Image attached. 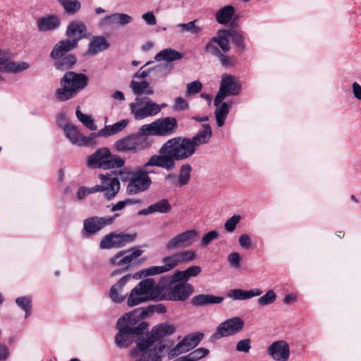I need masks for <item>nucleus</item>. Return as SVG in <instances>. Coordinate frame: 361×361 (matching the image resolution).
Wrapping results in <instances>:
<instances>
[{
	"label": "nucleus",
	"instance_id": "1",
	"mask_svg": "<svg viewBox=\"0 0 361 361\" xmlns=\"http://www.w3.org/2000/svg\"><path fill=\"white\" fill-rule=\"evenodd\" d=\"M176 331V326L170 323H162L154 326L149 334L140 336L136 340V348L130 353L134 361H161L166 348L163 342L157 341Z\"/></svg>",
	"mask_w": 361,
	"mask_h": 361
},
{
	"label": "nucleus",
	"instance_id": "2",
	"mask_svg": "<svg viewBox=\"0 0 361 361\" xmlns=\"http://www.w3.org/2000/svg\"><path fill=\"white\" fill-rule=\"evenodd\" d=\"M195 153L190 138L175 137L165 142L159 150V154L152 156L145 167L158 166L167 171L173 170L176 161L190 158Z\"/></svg>",
	"mask_w": 361,
	"mask_h": 361
},
{
	"label": "nucleus",
	"instance_id": "3",
	"mask_svg": "<svg viewBox=\"0 0 361 361\" xmlns=\"http://www.w3.org/2000/svg\"><path fill=\"white\" fill-rule=\"evenodd\" d=\"M88 82L89 78L85 74L68 71L60 80L61 87L56 90L55 97L60 102L68 101L83 90Z\"/></svg>",
	"mask_w": 361,
	"mask_h": 361
},
{
	"label": "nucleus",
	"instance_id": "4",
	"mask_svg": "<svg viewBox=\"0 0 361 361\" xmlns=\"http://www.w3.org/2000/svg\"><path fill=\"white\" fill-rule=\"evenodd\" d=\"M141 126L137 133L125 136L114 144V149L122 153L137 154L150 146L151 142L146 134L140 133Z\"/></svg>",
	"mask_w": 361,
	"mask_h": 361
},
{
	"label": "nucleus",
	"instance_id": "5",
	"mask_svg": "<svg viewBox=\"0 0 361 361\" xmlns=\"http://www.w3.org/2000/svg\"><path fill=\"white\" fill-rule=\"evenodd\" d=\"M165 106L157 104L147 97H136L129 104V109L133 118L140 121L157 115Z\"/></svg>",
	"mask_w": 361,
	"mask_h": 361
},
{
	"label": "nucleus",
	"instance_id": "6",
	"mask_svg": "<svg viewBox=\"0 0 361 361\" xmlns=\"http://www.w3.org/2000/svg\"><path fill=\"white\" fill-rule=\"evenodd\" d=\"M178 128V122L174 117L168 116L158 118L151 123L141 126L140 133L148 136H169L173 134Z\"/></svg>",
	"mask_w": 361,
	"mask_h": 361
},
{
	"label": "nucleus",
	"instance_id": "7",
	"mask_svg": "<svg viewBox=\"0 0 361 361\" xmlns=\"http://www.w3.org/2000/svg\"><path fill=\"white\" fill-rule=\"evenodd\" d=\"M155 287V281L148 278L142 280L133 288L127 300V304L130 307L138 305L142 302L153 300L152 292Z\"/></svg>",
	"mask_w": 361,
	"mask_h": 361
},
{
	"label": "nucleus",
	"instance_id": "8",
	"mask_svg": "<svg viewBox=\"0 0 361 361\" xmlns=\"http://www.w3.org/2000/svg\"><path fill=\"white\" fill-rule=\"evenodd\" d=\"M145 164L142 168L137 169L132 175L126 186V192L129 195H135L147 190L152 185V179L149 176L153 171L147 170Z\"/></svg>",
	"mask_w": 361,
	"mask_h": 361
},
{
	"label": "nucleus",
	"instance_id": "9",
	"mask_svg": "<svg viewBox=\"0 0 361 361\" xmlns=\"http://www.w3.org/2000/svg\"><path fill=\"white\" fill-rule=\"evenodd\" d=\"M143 250L139 247H134L130 250L120 251L109 260V264L112 267H118L121 269L111 272V276H116L127 271L130 267L131 262L138 258L142 254Z\"/></svg>",
	"mask_w": 361,
	"mask_h": 361
},
{
	"label": "nucleus",
	"instance_id": "10",
	"mask_svg": "<svg viewBox=\"0 0 361 361\" xmlns=\"http://www.w3.org/2000/svg\"><path fill=\"white\" fill-rule=\"evenodd\" d=\"M148 324L146 322H140L136 329H128L126 326H117L118 333L115 338L116 345L121 348L128 347L133 343L135 335H142L147 329Z\"/></svg>",
	"mask_w": 361,
	"mask_h": 361
},
{
	"label": "nucleus",
	"instance_id": "11",
	"mask_svg": "<svg viewBox=\"0 0 361 361\" xmlns=\"http://www.w3.org/2000/svg\"><path fill=\"white\" fill-rule=\"evenodd\" d=\"M193 286L188 283L178 282L171 283L168 291L159 297V300L172 301H185L193 292Z\"/></svg>",
	"mask_w": 361,
	"mask_h": 361
},
{
	"label": "nucleus",
	"instance_id": "12",
	"mask_svg": "<svg viewBox=\"0 0 361 361\" xmlns=\"http://www.w3.org/2000/svg\"><path fill=\"white\" fill-rule=\"evenodd\" d=\"M118 216V214H115L113 216H93L85 219L83 222V236L87 237L97 233L102 228L111 225L115 219Z\"/></svg>",
	"mask_w": 361,
	"mask_h": 361
},
{
	"label": "nucleus",
	"instance_id": "13",
	"mask_svg": "<svg viewBox=\"0 0 361 361\" xmlns=\"http://www.w3.org/2000/svg\"><path fill=\"white\" fill-rule=\"evenodd\" d=\"M162 261L164 262L163 266H154L142 269L140 271L136 273L134 275V278L140 279L142 277L167 272L172 270L179 264L176 253H174L168 257H165Z\"/></svg>",
	"mask_w": 361,
	"mask_h": 361
},
{
	"label": "nucleus",
	"instance_id": "14",
	"mask_svg": "<svg viewBox=\"0 0 361 361\" xmlns=\"http://www.w3.org/2000/svg\"><path fill=\"white\" fill-rule=\"evenodd\" d=\"M244 321L238 317L228 319L221 322L216 329L213 337L216 339L233 336L240 332L244 327Z\"/></svg>",
	"mask_w": 361,
	"mask_h": 361
},
{
	"label": "nucleus",
	"instance_id": "15",
	"mask_svg": "<svg viewBox=\"0 0 361 361\" xmlns=\"http://www.w3.org/2000/svg\"><path fill=\"white\" fill-rule=\"evenodd\" d=\"M229 31L226 30H220L218 31L216 36L212 37L211 40L206 44V51L212 54H220L219 47L226 53L230 49V44L228 41Z\"/></svg>",
	"mask_w": 361,
	"mask_h": 361
},
{
	"label": "nucleus",
	"instance_id": "16",
	"mask_svg": "<svg viewBox=\"0 0 361 361\" xmlns=\"http://www.w3.org/2000/svg\"><path fill=\"white\" fill-rule=\"evenodd\" d=\"M197 235L198 232L196 230H188L170 239L166 244L165 248L168 251H171L178 248L188 247L195 242Z\"/></svg>",
	"mask_w": 361,
	"mask_h": 361
},
{
	"label": "nucleus",
	"instance_id": "17",
	"mask_svg": "<svg viewBox=\"0 0 361 361\" xmlns=\"http://www.w3.org/2000/svg\"><path fill=\"white\" fill-rule=\"evenodd\" d=\"M99 178L101 181L99 185L100 192H104V197L108 200L114 198L120 190L121 184L118 178L110 174H99Z\"/></svg>",
	"mask_w": 361,
	"mask_h": 361
},
{
	"label": "nucleus",
	"instance_id": "18",
	"mask_svg": "<svg viewBox=\"0 0 361 361\" xmlns=\"http://www.w3.org/2000/svg\"><path fill=\"white\" fill-rule=\"evenodd\" d=\"M267 353L274 361H288L290 355L289 343L285 340H278L267 348Z\"/></svg>",
	"mask_w": 361,
	"mask_h": 361
},
{
	"label": "nucleus",
	"instance_id": "19",
	"mask_svg": "<svg viewBox=\"0 0 361 361\" xmlns=\"http://www.w3.org/2000/svg\"><path fill=\"white\" fill-rule=\"evenodd\" d=\"M11 54L7 51H0V71L2 73H18L27 70L30 65L25 61H10Z\"/></svg>",
	"mask_w": 361,
	"mask_h": 361
},
{
	"label": "nucleus",
	"instance_id": "20",
	"mask_svg": "<svg viewBox=\"0 0 361 361\" xmlns=\"http://www.w3.org/2000/svg\"><path fill=\"white\" fill-rule=\"evenodd\" d=\"M111 152L107 147H102L87 157V165L92 169H107L108 160Z\"/></svg>",
	"mask_w": 361,
	"mask_h": 361
},
{
	"label": "nucleus",
	"instance_id": "21",
	"mask_svg": "<svg viewBox=\"0 0 361 361\" xmlns=\"http://www.w3.org/2000/svg\"><path fill=\"white\" fill-rule=\"evenodd\" d=\"M148 316V312L145 310H136L130 313L124 314L117 322V326H126L128 329H136L135 325L140 319Z\"/></svg>",
	"mask_w": 361,
	"mask_h": 361
},
{
	"label": "nucleus",
	"instance_id": "22",
	"mask_svg": "<svg viewBox=\"0 0 361 361\" xmlns=\"http://www.w3.org/2000/svg\"><path fill=\"white\" fill-rule=\"evenodd\" d=\"M86 35V26L81 21H73L68 25L66 30V35L71 39V41H76V46H78V41L85 37Z\"/></svg>",
	"mask_w": 361,
	"mask_h": 361
},
{
	"label": "nucleus",
	"instance_id": "23",
	"mask_svg": "<svg viewBox=\"0 0 361 361\" xmlns=\"http://www.w3.org/2000/svg\"><path fill=\"white\" fill-rule=\"evenodd\" d=\"M76 47V41H71L70 39L61 40L54 47L50 56L53 59H59Z\"/></svg>",
	"mask_w": 361,
	"mask_h": 361
},
{
	"label": "nucleus",
	"instance_id": "24",
	"mask_svg": "<svg viewBox=\"0 0 361 361\" xmlns=\"http://www.w3.org/2000/svg\"><path fill=\"white\" fill-rule=\"evenodd\" d=\"M130 278L131 276L130 274H127L123 276L116 283L111 287L109 290V297L114 302L121 303L124 300L125 296L122 295V290Z\"/></svg>",
	"mask_w": 361,
	"mask_h": 361
},
{
	"label": "nucleus",
	"instance_id": "25",
	"mask_svg": "<svg viewBox=\"0 0 361 361\" xmlns=\"http://www.w3.org/2000/svg\"><path fill=\"white\" fill-rule=\"evenodd\" d=\"M262 294V291L259 288H252L247 290L235 288L228 291L227 293V297L233 300H245L259 296Z\"/></svg>",
	"mask_w": 361,
	"mask_h": 361
},
{
	"label": "nucleus",
	"instance_id": "26",
	"mask_svg": "<svg viewBox=\"0 0 361 361\" xmlns=\"http://www.w3.org/2000/svg\"><path fill=\"white\" fill-rule=\"evenodd\" d=\"M212 133V131L210 126L209 124H203L202 129L190 138V142L194 147L195 152L197 147L209 142Z\"/></svg>",
	"mask_w": 361,
	"mask_h": 361
},
{
	"label": "nucleus",
	"instance_id": "27",
	"mask_svg": "<svg viewBox=\"0 0 361 361\" xmlns=\"http://www.w3.org/2000/svg\"><path fill=\"white\" fill-rule=\"evenodd\" d=\"M109 47V43L104 37H94L89 45L86 54L88 56H95L100 51L107 49Z\"/></svg>",
	"mask_w": 361,
	"mask_h": 361
},
{
	"label": "nucleus",
	"instance_id": "28",
	"mask_svg": "<svg viewBox=\"0 0 361 361\" xmlns=\"http://www.w3.org/2000/svg\"><path fill=\"white\" fill-rule=\"evenodd\" d=\"M37 23L39 30L45 32L58 28L60 25V20L56 16L50 15L38 18Z\"/></svg>",
	"mask_w": 361,
	"mask_h": 361
},
{
	"label": "nucleus",
	"instance_id": "29",
	"mask_svg": "<svg viewBox=\"0 0 361 361\" xmlns=\"http://www.w3.org/2000/svg\"><path fill=\"white\" fill-rule=\"evenodd\" d=\"M128 124V119H123L112 125H106L102 129L99 130V135L104 137L116 135L123 131Z\"/></svg>",
	"mask_w": 361,
	"mask_h": 361
},
{
	"label": "nucleus",
	"instance_id": "30",
	"mask_svg": "<svg viewBox=\"0 0 361 361\" xmlns=\"http://www.w3.org/2000/svg\"><path fill=\"white\" fill-rule=\"evenodd\" d=\"M223 300V297L209 294H200L192 299V304L196 307H201L212 304H219Z\"/></svg>",
	"mask_w": 361,
	"mask_h": 361
},
{
	"label": "nucleus",
	"instance_id": "31",
	"mask_svg": "<svg viewBox=\"0 0 361 361\" xmlns=\"http://www.w3.org/2000/svg\"><path fill=\"white\" fill-rule=\"evenodd\" d=\"M183 55L182 53L174 49L168 48L158 52L155 55L154 59L157 61H164L167 62H172L174 61L180 60L183 59Z\"/></svg>",
	"mask_w": 361,
	"mask_h": 361
},
{
	"label": "nucleus",
	"instance_id": "32",
	"mask_svg": "<svg viewBox=\"0 0 361 361\" xmlns=\"http://www.w3.org/2000/svg\"><path fill=\"white\" fill-rule=\"evenodd\" d=\"M130 87L136 97H142V95L143 94L152 95L154 94V90L150 87L149 82L146 80L141 82L132 80L130 84Z\"/></svg>",
	"mask_w": 361,
	"mask_h": 361
},
{
	"label": "nucleus",
	"instance_id": "33",
	"mask_svg": "<svg viewBox=\"0 0 361 361\" xmlns=\"http://www.w3.org/2000/svg\"><path fill=\"white\" fill-rule=\"evenodd\" d=\"M63 132L66 138L73 144L80 146L82 134L78 128L71 123H67L63 127Z\"/></svg>",
	"mask_w": 361,
	"mask_h": 361
},
{
	"label": "nucleus",
	"instance_id": "34",
	"mask_svg": "<svg viewBox=\"0 0 361 361\" xmlns=\"http://www.w3.org/2000/svg\"><path fill=\"white\" fill-rule=\"evenodd\" d=\"M235 13L234 7L228 5L219 9L216 13V20L221 25L228 23Z\"/></svg>",
	"mask_w": 361,
	"mask_h": 361
},
{
	"label": "nucleus",
	"instance_id": "35",
	"mask_svg": "<svg viewBox=\"0 0 361 361\" xmlns=\"http://www.w3.org/2000/svg\"><path fill=\"white\" fill-rule=\"evenodd\" d=\"M221 85L226 87V90L231 95H236L240 92V86L234 80V78L230 75L224 74L221 82Z\"/></svg>",
	"mask_w": 361,
	"mask_h": 361
},
{
	"label": "nucleus",
	"instance_id": "36",
	"mask_svg": "<svg viewBox=\"0 0 361 361\" xmlns=\"http://www.w3.org/2000/svg\"><path fill=\"white\" fill-rule=\"evenodd\" d=\"M231 106V103L224 102L216 107L214 114L219 127H222L224 125Z\"/></svg>",
	"mask_w": 361,
	"mask_h": 361
},
{
	"label": "nucleus",
	"instance_id": "37",
	"mask_svg": "<svg viewBox=\"0 0 361 361\" xmlns=\"http://www.w3.org/2000/svg\"><path fill=\"white\" fill-rule=\"evenodd\" d=\"M173 66L169 63L159 64L151 68V73L154 80L167 77L172 71Z\"/></svg>",
	"mask_w": 361,
	"mask_h": 361
},
{
	"label": "nucleus",
	"instance_id": "38",
	"mask_svg": "<svg viewBox=\"0 0 361 361\" xmlns=\"http://www.w3.org/2000/svg\"><path fill=\"white\" fill-rule=\"evenodd\" d=\"M105 20H109L113 25L123 26L132 21V18L125 13H114L105 18Z\"/></svg>",
	"mask_w": 361,
	"mask_h": 361
},
{
	"label": "nucleus",
	"instance_id": "39",
	"mask_svg": "<svg viewBox=\"0 0 361 361\" xmlns=\"http://www.w3.org/2000/svg\"><path fill=\"white\" fill-rule=\"evenodd\" d=\"M201 267L200 266H191L186 269L185 271H177L174 274V276L180 280H188L190 277L197 276L201 272Z\"/></svg>",
	"mask_w": 361,
	"mask_h": 361
},
{
	"label": "nucleus",
	"instance_id": "40",
	"mask_svg": "<svg viewBox=\"0 0 361 361\" xmlns=\"http://www.w3.org/2000/svg\"><path fill=\"white\" fill-rule=\"evenodd\" d=\"M191 171L192 167L190 165L183 164L181 166L178 176V186L182 187L189 183Z\"/></svg>",
	"mask_w": 361,
	"mask_h": 361
},
{
	"label": "nucleus",
	"instance_id": "41",
	"mask_svg": "<svg viewBox=\"0 0 361 361\" xmlns=\"http://www.w3.org/2000/svg\"><path fill=\"white\" fill-rule=\"evenodd\" d=\"M203 337L204 334L197 331L185 336L183 339L189 350H190L200 343Z\"/></svg>",
	"mask_w": 361,
	"mask_h": 361
},
{
	"label": "nucleus",
	"instance_id": "42",
	"mask_svg": "<svg viewBox=\"0 0 361 361\" xmlns=\"http://www.w3.org/2000/svg\"><path fill=\"white\" fill-rule=\"evenodd\" d=\"M59 2L61 4L65 11L71 15L77 13L81 7L78 0H59Z\"/></svg>",
	"mask_w": 361,
	"mask_h": 361
},
{
	"label": "nucleus",
	"instance_id": "43",
	"mask_svg": "<svg viewBox=\"0 0 361 361\" xmlns=\"http://www.w3.org/2000/svg\"><path fill=\"white\" fill-rule=\"evenodd\" d=\"M197 22V20H194L187 23H179L176 27L180 29V32L181 33L188 32L191 34H199L202 32V29L201 27L195 25Z\"/></svg>",
	"mask_w": 361,
	"mask_h": 361
},
{
	"label": "nucleus",
	"instance_id": "44",
	"mask_svg": "<svg viewBox=\"0 0 361 361\" xmlns=\"http://www.w3.org/2000/svg\"><path fill=\"white\" fill-rule=\"evenodd\" d=\"M75 114L78 119L89 130H97V126L94 125V119L91 116L82 113L79 108L76 109Z\"/></svg>",
	"mask_w": 361,
	"mask_h": 361
},
{
	"label": "nucleus",
	"instance_id": "45",
	"mask_svg": "<svg viewBox=\"0 0 361 361\" xmlns=\"http://www.w3.org/2000/svg\"><path fill=\"white\" fill-rule=\"evenodd\" d=\"M76 63V59L74 55L69 54L55 63V67L58 70H65L71 68Z\"/></svg>",
	"mask_w": 361,
	"mask_h": 361
},
{
	"label": "nucleus",
	"instance_id": "46",
	"mask_svg": "<svg viewBox=\"0 0 361 361\" xmlns=\"http://www.w3.org/2000/svg\"><path fill=\"white\" fill-rule=\"evenodd\" d=\"M153 213L166 214L171 210V206L166 199H161V200L151 204Z\"/></svg>",
	"mask_w": 361,
	"mask_h": 361
},
{
	"label": "nucleus",
	"instance_id": "47",
	"mask_svg": "<svg viewBox=\"0 0 361 361\" xmlns=\"http://www.w3.org/2000/svg\"><path fill=\"white\" fill-rule=\"evenodd\" d=\"M101 249H110L117 247L116 235L114 233H111L105 235L99 243Z\"/></svg>",
	"mask_w": 361,
	"mask_h": 361
},
{
	"label": "nucleus",
	"instance_id": "48",
	"mask_svg": "<svg viewBox=\"0 0 361 361\" xmlns=\"http://www.w3.org/2000/svg\"><path fill=\"white\" fill-rule=\"evenodd\" d=\"M117 240V247H121L126 245L128 243L134 241L137 237L136 233H121L116 234Z\"/></svg>",
	"mask_w": 361,
	"mask_h": 361
},
{
	"label": "nucleus",
	"instance_id": "49",
	"mask_svg": "<svg viewBox=\"0 0 361 361\" xmlns=\"http://www.w3.org/2000/svg\"><path fill=\"white\" fill-rule=\"evenodd\" d=\"M188 351L190 350L183 339L170 350L169 353V357L171 359Z\"/></svg>",
	"mask_w": 361,
	"mask_h": 361
},
{
	"label": "nucleus",
	"instance_id": "50",
	"mask_svg": "<svg viewBox=\"0 0 361 361\" xmlns=\"http://www.w3.org/2000/svg\"><path fill=\"white\" fill-rule=\"evenodd\" d=\"M179 264H185L193 261L196 258V255L192 250H185L176 253Z\"/></svg>",
	"mask_w": 361,
	"mask_h": 361
},
{
	"label": "nucleus",
	"instance_id": "51",
	"mask_svg": "<svg viewBox=\"0 0 361 361\" xmlns=\"http://www.w3.org/2000/svg\"><path fill=\"white\" fill-rule=\"evenodd\" d=\"M276 295L274 290H268L265 295L260 297L257 302L261 306H267L270 304L274 303L276 301Z\"/></svg>",
	"mask_w": 361,
	"mask_h": 361
},
{
	"label": "nucleus",
	"instance_id": "52",
	"mask_svg": "<svg viewBox=\"0 0 361 361\" xmlns=\"http://www.w3.org/2000/svg\"><path fill=\"white\" fill-rule=\"evenodd\" d=\"M209 353V350L205 348H199L187 355L191 361H197Z\"/></svg>",
	"mask_w": 361,
	"mask_h": 361
},
{
	"label": "nucleus",
	"instance_id": "53",
	"mask_svg": "<svg viewBox=\"0 0 361 361\" xmlns=\"http://www.w3.org/2000/svg\"><path fill=\"white\" fill-rule=\"evenodd\" d=\"M101 137L99 130L97 133H92L87 137L82 135L79 147L94 146L97 145V137Z\"/></svg>",
	"mask_w": 361,
	"mask_h": 361
},
{
	"label": "nucleus",
	"instance_id": "54",
	"mask_svg": "<svg viewBox=\"0 0 361 361\" xmlns=\"http://www.w3.org/2000/svg\"><path fill=\"white\" fill-rule=\"evenodd\" d=\"M240 215L234 214L225 222V230L230 233L234 231L235 229L236 228L237 225L240 223Z\"/></svg>",
	"mask_w": 361,
	"mask_h": 361
},
{
	"label": "nucleus",
	"instance_id": "55",
	"mask_svg": "<svg viewBox=\"0 0 361 361\" xmlns=\"http://www.w3.org/2000/svg\"><path fill=\"white\" fill-rule=\"evenodd\" d=\"M16 303L26 312L25 317H28L31 307V298L30 297H20L16 300Z\"/></svg>",
	"mask_w": 361,
	"mask_h": 361
},
{
	"label": "nucleus",
	"instance_id": "56",
	"mask_svg": "<svg viewBox=\"0 0 361 361\" xmlns=\"http://www.w3.org/2000/svg\"><path fill=\"white\" fill-rule=\"evenodd\" d=\"M219 237V233L216 231H211L206 234H204L201 240V246L203 247H206L208 246L209 243H211L214 240L217 239Z\"/></svg>",
	"mask_w": 361,
	"mask_h": 361
},
{
	"label": "nucleus",
	"instance_id": "57",
	"mask_svg": "<svg viewBox=\"0 0 361 361\" xmlns=\"http://www.w3.org/2000/svg\"><path fill=\"white\" fill-rule=\"evenodd\" d=\"M125 159L118 156H109L107 169L121 168L125 165Z\"/></svg>",
	"mask_w": 361,
	"mask_h": 361
},
{
	"label": "nucleus",
	"instance_id": "58",
	"mask_svg": "<svg viewBox=\"0 0 361 361\" xmlns=\"http://www.w3.org/2000/svg\"><path fill=\"white\" fill-rule=\"evenodd\" d=\"M202 88V82L200 80H195L187 84L186 93L189 95L195 94L200 92Z\"/></svg>",
	"mask_w": 361,
	"mask_h": 361
},
{
	"label": "nucleus",
	"instance_id": "59",
	"mask_svg": "<svg viewBox=\"0 0 361 361\" xmlns=\"http://www.w3.org/2000/svg\"><path fill=\"white\" fill-rule=\"evenodd\" d=\"M228 37L232 39L236 46L242 49L244 48V37L240 32L231 30Z\"/></svg>",
	"mask_w": 361,
	"mask_h": 361
},
{
	"label": "nucleus",
	"instance_id": "60",
	"mask_svg": "<svg viewBox=\"0 0 361 361\" xmlns=\"http://www.w3.org/2000/svg\"><path fill=\"white\" fill-rule=\"evenodd\" d=\"M230 95L227 90H226V87L224 85L220 86L219 90L217 92L216 97L214 101V104L216 107H218L221 104H222L223 100L228 96Z\"/></svg>",
	"mask_w": 361,
	"mask_h": 361
},
{
	"label": "nucleus",
	"instance_id": "61",
	"mask_svg": "<svg viewBox=\"0 0 361 361\" xmlns=\"http://www.w3.org/2000/svg\"><path fill=\"white\" fill-rule=\"evenodd\" d=\"M251 341L249 338H245L239 341L236 344V350L238 352L248 353L251 348Z\"/></svg>",
	"mask_w": 361,
	"mask_h": 361
},
{
	"label": "nucleus",
	"instance_id": "62",
	"mask_svg": "<svg viewBox=\"0 0 361 361\" xmlns=\"http://www.w3.org/2000/svg\"><path fill=\"white\" fill-rule=\"evenodd\" d=\"M240 246L244 250H249L252 247L251 238L248 234H242L238 238Z\"/></svg>",
	"mask_w": 361,
	"mask_h": 361
},
{
	"label": "nucleus",
	"instance_id": "63",
	"mask_svg": "<svg viewBox=\"0 0 361 361\" xmlns=\"http://www.w3.org/2000/svg\"><path fill=\"white\" fill-rule=\"evenodd\" d=\"M228 262L231 267L239 268L240 266V257L238 252H232L228 256Z\"/></svg>",
	"mask_w": 361,
	"mask_h": 361
},
{
	"label": "nucleus",
	"instance_id": "64",
	"mask_svg": "<svg viewBox=\"0 0 361 361\" xmlns=\"http://www.w3.org/2000/svg\"><path fill=\"white\" fill-rule=\"evenodd\" d=\"M188 108V104L187 101L183 97H177L175 100L174 109L178 111L185 110Z\"/></svg>",
	"mask_w": 361,
	"mask_h": 361
}]
</instances>
